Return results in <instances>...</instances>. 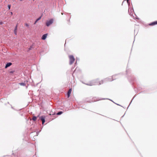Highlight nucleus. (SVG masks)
<instances>
[{"instance_id":"f257e3e1","label":"nucleus","mask_w":157,"mask_h":157,"mask_svg":"<svg viewBox=\"0 0 157 157\" xmlns=\"http://www.w3.org/2000/svg\"><path fill=\"white\" fill-rule=\"evenodd\" d=\"M69 57L70 60L69 63L71 65L74 62L75 59L72 55L69 56Z\"/></svg>"},{"instance_id":"f03ea898","label":"nucleus","mask_w":157,"mask_h":157,"mask_svg":"<svg viewBox=\"0 0 157 157\" xmlns=\"http://www.w3.org/2000/svg\"><path fill=\"white\" fill-rule=\"evenodd\" d=\"M53 22V20L52 19H51L49 21H47L46 23V25L47 26H49L51 25Z\"/></svg>"},{"instance_id":"7ed1b4c3","label":"nucleus","mask_w":157,"mask_h":157,"mask_svg":"<svg viewBox=\"0 0 157 157\" xmlns=\"http://www.w3.org/2000/svg\"><path fill=\"white\" fill-rule=\"evenodd\" d=\"M45 116H43L40 117V118L42 121V124H44L45 122Z\"/></svg>"},{"instance_id":"20e7f679","label":"nucleus","mask_w":157,"mask_h":157,"mask_svg":"<svg viewBox=\"0 0 157 157\" xmlns=\"http://www.w3.org/2000/svg\"><path fill=\"white\" fill-rule=\"evenodd\" d=\"M47 36H48V34H47V33L43 35L42 36V37L41 38L43 40H45L46 39V38H47Z\"/></svg>"},{"instance_id":"39448f33","label":"nucleus","mask_w":157,"mask_h":157,"mask_svg":"<svg viewBox=\"0 0 157 157\" xmlns=\"http://www.w3.org/2000/svg\"><path fill=\"white\" fill-rule=\"evenodd\" d=\"M72 91V89H69V90L68 91V92L67 93V95L68 98H69L70 96V94L71 93Z\"/></svg>"},{"instance_id":"423d86ee","label":"nucleus","mask_w":157,"mask_h":157,"mask_svg":"<svg viewBox=\"0 0 157 157\" xmlns=\"http://www.w3.org/2000/svg\"><path fill=\"white\" fill-rule=\"evenodd\" d=\"M157 24V21H155L152 22L150 24H149V25L150 26H152Z\"/></svg>"},{"instance_id":"0eeeda50","label":"nucleus","mask_w":157,"mask_h":157,"mask_svg":"<svg viewBox=\"0 0 157 157\" xmlns=\"http://www.w3.org/2000/svg\"><path fill=\"white\" fill-rule=\"evenodd\" d=\"M12 64V63H7L5 66V68H7V67L10 66Z\"/></svg>"},{"instance_id":"6e6552de","label":"nucleus","mask_w":157,"mask_h":157,"mask_svg":"<svg viewBox=\"0 0 157 157\" xmlns=\"http://www.w3.org/2000/svg\"><path fill=\"white\" fill-rule=\"evenodd\" d=\"M17 25L15 27V29L14 30V32L15 35H17Z\"/></svg>"},{"instance_id":"1a4fd4ad","label":"nucleus","mask_w":157,"mask_h":157,"mask_svg":"<svg viewBox=\"0 0 157 157\" xmlns=\"http://www.w3.org/2000/svg\"><path fill=\"white\" fill-rule=\"evenodd\" d=\"M41 16L40 17H39L38 18H37L36 20V21H35V23H34V24H36V23L39 21V20H40L41 18Z\"/></svg>"},{"instance_id":"9d476101","label":"nucleus","mask_w":157,"mask_h":157,"mask_svg":"<svg viewBox=\"0 0 157 157\" xmlns=\"http://www.w3.org/2000/svg\"><path fill=\"white\" fill-rule=\"evenodd\" d=\"M36 119L37 117H36L34 116L32 118V120L33 121H35L36 120Z\"/></svg>"},{"instance_id":"9b49d317","label":"nucleus","mask_w":157,"mask_h":157,"mask_svg":"<svg viewBox=\"0 0 157 157\" xmlns=\"http://www.w3.org/2000/svg\"><path fill=\"white\" fill-rule=\"evenodd\" d=\"M19 84L21 86H24L25 85V84L24 83H19Z\"/></svg>"},{"instance_id":"f8f14e48","label":"nucleus","mask_w":157,"mask_h":157,"mask_svg":"<svg viewBox=\"0 0 157 157\" xmlns=\"http://www.w3.org/2000/svg\"><path fill=\"white\" fill-rule=\"evenodd\" d=\"M103 83V81L102 80L101 81H100L99 82V85H101V84H102Z\"/></svg>"},{"instance_id":"ddd939ff","label":"nucleus","mask_w":157,"mask_h":157,"mask_svg":"<svg viewBox=\"0 0 157 157\" xmlns=\"http://www.w3.org/2000/svg\"><path fill=\"white\" fill-rule=\"evenodd\" d=\"M63 113L62 112H59L57 113V115H60L62 114Z\"/></svg>"},{"instance_id":"4468645a","label":"nucleus","mask_w":157,"mask_h":157,"mask_svg":"<svg viewBox=\"0 0 157 157\" xmlns=\"http://www.w3.org/2000/svg\"><path fill=\"white\" fill-rule=\"evenodd\" d=\"M10 6H11V5H8V7L9 9V10H10Z\"/></svg>"},{"instance_id":"2eb2a0df","label":"nucleus","mask_w":157,"mask_h":157,"mask_svg":"<svg viewBox=\"0 0 157 157\" xmlns=\"http://www.w3.org/2000/svg\"><path fill=\"white\" fill-rule=\"evenodd\" d=\"M87 85H90V86H92L93 85L92 83H90L89 84H86Z\"/></svg>"},{"instance_id":"dca6fc26","label":"nucleus","mask_w":157,"mask_h":157,"mask_svg":"<svg viewBox=\"0 0 157 157\" xmlns=\"http://www.w3.org/2000/svg\"><path fill=\"white\" fill-rule=\"evenodd\" d=\"M25 25L27 27L29 26V25L27 23L25 24Z\"/></svg>"},{"instance_id":"f3484780","label":"nucleus","mask_w":157,"mask_h":157,"mask_svg":"<svg viewBox=\"0 0 157 157\" xmlns=\"http://www.w3.org/2000/svg\"><path fill=\"white\" fill-rule=\"evenodd\" d=\"M133 17H134V16H133ZM135 18H136V19H137V16H136V17H135Z\"/></svg>"},{"instance_id":"a211bd4d","label":"nucleus","mask_w":157,"mask_h":157,"mask_svg":"<svg viewBox=\"0 0 157 157\" xmlns=\"http://www.w3.org/2000/svg\"><path fill=\"white\" fill-rule=\"evenodd\" d=\"M2 22H0V25H2Z\"/></svg>"},{"instance_id":"6ab92c4d","label":"nucleus","mask_w":157,"mask_h":157,"mask_svg":"<svg viewBox=\"0 0 157 157\" xmlns=\"http://www.w3.org/2000/svg\"><path fill=\"white\" fill-rule=\"evenodd\" d=\"M129 0H127V3L128 4L129 3V2H128V1H129Z\"/></svg>"},{"instance_id":"aec40b11","label":"nucleus","mask_w":157,"mask_h":157,"mask_svg":"<svg viewBox=\"0 0 157 157\" xmlns=\"http://www.w3.org/2000/svg\"><path fill=\"white\" fill-rule=\"evenodd\" d=\"M10 13H11V15H12V14H13V13H12V12H10Z\"/></svg>"},{"instance_id":"412c9836","label":"nucleus","mask_w":157,"mask_h":157,"mask_svg":"<svg viewBox=\"0 0 157 157\" xmlns=\"http://www.w3.org/2000/svg\"><path fill=\"white\" fill-rule=\"evenodd\" d=\"M62 15H63V13H61Z\"/></svg>"},{"instance_id":"4be33fe9","label":"nucleus","mask_w":157,"mask_h":157,"mask_svg":"<svg viewBox=\"0 0 157 157\" xmlns=\"http://www.w3.org/2000/svg\"><path fill=\"white\" fill-rule=\"evenodd\" d=\"M21 1H22V0H20Z\"/></svg>"}]
</instances>
